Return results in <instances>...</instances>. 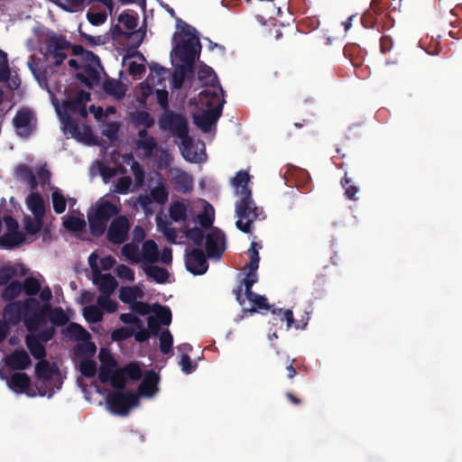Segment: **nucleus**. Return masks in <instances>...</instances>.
I'll use <instances>...</instances> for the list:
<instances>
[{
    "label": "nucleus",
    "mask_w": 462,
    "mask_h": 462,
    "mask_svg": "<svg viewBox=\"0 0 462 462\" xmlns=\"http://www.w3.org/2000/svg\"><path fill=\"white\" fill-rule=\"evenodd\" d=\"M235 212L237 217L236 226L245 234H252L254 230V223L265 217L263 208L255 204L252 194H249V192L246 196L239 197L236 201Z\"/></svg>",
    "instance_id": "nucleus-1"
},
{
    "label": "nucleus",
    "mask_w": 462,
    "mask_h": 462,
    "mask_svg": "<svg viewBox=\"0 0 462 462\" xmlns=\"http://www.w3.org/2000/svg\"><path fill=\"white\" fill-rule=\"evenodd\" d=\"M119 212L117 207L108 200H98L88 211V221L90 234L95 237L102 236L107 229L111 218Z\"/></svg>",
    "instance_id": "nucleus-2"
},
{
    "label": "nucleus",
    "mask_w": 462,
    "mask_h": 462,
    "mask_svg": "<svg viewBox=\"0 0 462 462\" xmlns=\"http://www.w3.org/2000/svg\"><path fill=\"white\" fill-rule=\"evenodd\" d=\"M72 49L74 55L82 54L85 50L81 45H72L64 35L51 32L45 42L44 51H41L46 60L53 59V64L60 66L67 59L65 51Z\"/></svg>",
    "instance_id": "nucleus-3"
},
{
    "label": "nucleus",
    "mask_w": 462,
    "mask_h": 462,
    "mask_svg": "<svg viewBox=\"0 0 462 462\" xmlns=\"http://www.w3.org/2000/svg\"><path fill=\"white\" fill-rule=\"evenodd\" d=\"M200 95L205 97H211L213 99L217 101V105L213 108H210L212 106V102L207 101L206 106L208 107V109L204 110L201 114L193 116L194 124L202 132L208 133L210 132L212 126L217 123V121L222 115V109L225 104V99H220L217 92H212L210 90H203L200 93Z\"/></svg>",
    "instance_id": "nucleus-4"
},
{
    "label": "nucleus",
    "mask_w": 462,
    "mask_h": 462,
    "mask_svg": "<svg viewBox=\"0 0 462 462\" xmlns=\"http://www.w3.org/2000/svg\"><path fill=\"white\" fill-rule=\"evenodd\" d=\"M106 402L113 411L125 416L130 408L139 404V396L131 391L115 389L114 393L108 394Z\"/></svg>",
    "instance_id": "nucleus-5"
},
{
    "label": "nucleus",
    "mask_w": 462,
    "mask_h": 462,
    "mask_svg": "<svg viewBox=\"0 0 462 462\" xmlns=\"http://www.w3.org/2000/svg\"><path fill=\"white\" fill-rule=\"evenodd\" d=\"M158 124L162 131H169L179 138L189 134L188 122L185 116L172 110L163 112L159 117Z\"/></svg>",
    "instance_id": "nucleus-6"
},
{
    "label": "nucleus",
    "mask_w": 462,
    "mask_h": 462,
    "mask_svg": "<svg viewBox=\"0 0 462 462\" xmlns=\"http://www.w3.org/2000/svg\"><path fill=\"white\" fill-rule=\"evenodd\" d=\"M201 44L199 36L177 42L174 47L176 57L184 62L189 69H192L197 58L199 55Z\"/></svg>",
    "instance_id": "nucleus-7"
},
{
    "label": "nucleus",
    "mask_w": 462,
    "mask_h": 462,
    "mask_svg": "<svg viewBox=\"0 0 462 462\" xmlns=\"http://www.w3.org/2000/svg\"><path fill=\"white\" fill-rule=\"evenodd\" d=\"M38 305V300L35 298H27L24 300H15L9 302L4 309L5 318L10 324L17 325L23 319L24 320L27 310Z\"/></svg>",
    "instance_id": "nucleus-8"
},
{
    "label": "nucleus",
    "mask_w": 462,
    "mask_h": 462,
    "mask_svg": "<svg viewBox=\"0 0 462 462\" xmlns=\"http://www.w3.org/2000/svg\"><path fill=\"white\" fill-rule=\"evenodd\" d=\"M36 117L33 112L27 107L20 108L14 119L13 125L15 127L16 134L23 138L29 137L36 129Z\"/></svg>",
    "instance_id": "nucleus-9"
},
{
    "label": "nucleus",
    "mask_w": 462,
    "mask_h": 462,
    "mask_svg": "<svg viewBox=\"0 0 462 462\" xmlns=\"http://www.w3.org/2000/svg\"><path fill=\"white\" fill-rule=\"evenodd\" d=\"M130 222L125 216L113 218L107 228L106 239L113 245H122L128 238Z\"/></svg>",
    "instance_id": "nucleus-10"
},
{
    "label": "nucleus",
    "mask_w": 462,
    "mask_h": 462,
    "mask_svg": "<svg viewBox=\"0 0 462 462\" xmlns=\"http://www.w3.org/2000/svg\"><path fill=\"white\" fill-rule=\"evenodd\" d=\"M185 266L194 275L204 274L208 269L204 252L199 248H187L185 250Z\"/></svg>",
    "instance_id": "nucleus-11"
},
{
    "label": "nucleus",
    "mask_w": 462,
    "mask_h": 462,
    "mask_svg": "<svg viewBox=\"0 0 462 462\" xmlns=\"http://www.w3.org/2000/svg\"><path fill=\"white\" fill-rule=\"evenodd\" d=\"M50 303L40 304L32 307L31 310H27V315L24 319V326L30 332H35L39 327L46 323V318L50 316Z\"/></svg>",
    "instance_id": "nucleus-12"
},
{
    "label": "nucleus",
    "mask_w": 462,
    "mask_h": 462,
    "mask_svg": "<svg viewBox=\"0 0 462 462\" xmlns=\"http://www.w3.org/2000/svg\"><path fill=\"white\" fill-rule=\"evenodd\" d=\"M205 246L208 257H220L226 249V236L223 231L213 227L206 236Z\"/></svg>",
    "instance_id": "nucleus-13"
},
{
    "label": "nucleus",
    "mask_w": 462,
    "mask_h": 462,
    "mask_svg": "<svg viewBox=\"0 0 462 462\" xmlns=\"http://www.w3.org/2000/svg\"><path fill=\"white\" fill-rule=\"evenodd\" d=\"M143 376V372L136 363H130L116 370L114 389L125 390L126 379L138 381Z\"/></svg>",
    "instance_id": "nucleus-14"
},
{
    "label": "nucleus",
    "mask_w": 462,
    "mask_h": 462,
    "mask_svg": "<svg viewBox=\"0 0 462 462\" xmlns=\"http://www.w3.org/2000/svg\"><path fill=\"white\" fill-rule=\"evenodd\" d=\"M272 314L274 316L273 324L276 325L277 321L286 322V330H289L292 326L296 329H304L309 321L308 313H306V319H302L300 322H295L293 312L291 310H283V309H275L272 308Z\"/></svg>",
    "instance_id": "nucleus-15"
},
{
    "label": "nucleus",
    "mask_w": 462,
    "mask_h": 462,
    "mask_svg": "<svg viewBox=\"0 0 462 462\" xmlns=\"http://www.w3.org/2000/svg\"><path fill=\"white\" fill-rule=\"evenodd\" d=\"M160 375L153 370H148L138 387V396L152 397L159 390Z\"/></svg>",
    "instance_id": "nucleus-16"
},
{
    "label": "nucleus",
    "mask_w": 462,
    "mask_h": 462,
    "mask_svg": "<svg viewBox=\"0 0 462 462\" xmlns=\"http://www.w3.org/2000/svg\"><path fill=\"white\" fill-rule=\"evenodd\" d=\"M76 78L87 88H93L100 82V75L97 68L93 64H85L82 70L78 72Z\"/></svg>",
    "instance_id": "nucleus-17"
},
{
    "label": "nucleus",
    "mask_w": 462,
    "mask_h": 462,
    "mask_svg": "<svg viewBox=\"0 0 462 462\" xmlns=\"http://www.w3.org/2000/svg\"><path fill=\"white\" fill-rule=\"evenodd\" d=\"M246 299L253 304L252 308H243L242 312L245 317H248L255 312H259L263 310H271L273 305L269 304L268 300L265 296L253 292L245 296Z\"/></svg>",
    "instance_id": "nucleus-18"
},
{
    "label": "nucleus",
    "mask_w": 462,
    "mask_h": 462,
    "mask_svg": "<svg viewBox=\"0 0 462 462\" xmlns=\"http://www.w3.org/2000/svg\"><path fill=\"white\" fill-rule=\"evenodd\" d=\"M31 364L30 356L23 349L14 350L6 359V365L13 370L27 369Z\"/></svg>",
    "instance_id": "nucleus-19"
},
{
    "label": "nucleus",
    "mask_w": 462,
    "mask_h": 462,
    "mask_svg": "<svg viewBox=\"0 0 462 462\" xmlns=\"http://www.w3.org/2000/svg\"><path fill=\"white\" fill-rule=\"evenodd\" d=\"M117 362L115 358H110L108 362L105 363L102 360V364L98 370V380L101 383H106L110 382L111 386L114 388L115 378L116 374Z\"/></svg>",
    "instance_id": "nucleus-20"
},
{
    "label": "nucleus",
    "mask_w": 462,
    "mask_h": 462,
    "mask_svg": "<svg viewBox=\"0 0 462 462\" xmlns=\"http://www.w3.org/2000/svg\"><path fill=\"white\" fill-rule=\"evenodd\" d=\"M8 384L14 392L23 393L29 389L31 379L25 373H14L11 375Z\"/></svg>",
    "instance_id": "nucleus-21"
},
{
    "label": "nucleus",
    "mask_w": 462,
    "mask_h": 462,
    "mask_svg": "<svg viewBox=\"0 0 462 462\" xmlns=\"http://www.w3.org/2000/svg\"><path fill=\"white\" fill-rule=\"evenodd\" d=\"M250 175L247 171H239L233 179V186L236 189V193L238 197L246 196L247 192L252 194V189L249 188Z\"/></svg>",
    "instance_id": "nucleus-22"
},
{
    "label": "nucleus",
    "mask_w": 462,
    "mask_h": 462,
    "mask_svg": "<svg viewBox=\"0 0 462 462\" xmlns=\"http://www.w3.org/2000/svg\"><path fill=\"white\" fill-rule=\"evenodd\" d=\"M98 278L94 279V282L98 285L99 291L106 295H110L117 287V282L110 273H97Z\"/></svg>",
    "instance_id": "nucleus-23"
},
{
    "label": "nucleus",
    "mask_w": 462,
    "mask_h": 462,
    "mask_svg": "<svg viewBox=\"0 0 462 462\" xmlns=\"http://www.w3.org/2000/svg\"><path fill=\"white\" fill-rule=\"evenodd\" d=\"M131 123L135 128L143 126L151 128L154 125L155 120L151 114L145 110H136L129 116Z\"/></svg>",
    "instance_id": "nucleus-24"
},
{
    "label": "nucleus",
    "mask_w": 462,
    "mask_h": 462,
    "mask_svg": "<svg viewBox=\"0 0 462 462\" xmlns=\"http://www.w3.org/2000/svg\"><path fill=\"white\" fill-rule=\"evenodd\" d=\"M142 261L145 263H154L158 261L159 249L157 244L152 240H146L142 246Z\"/></svg>",
    "instance_id": "nucleus-25"
},
{
    "label": "nucleus",
    "mask_w": 462,
    "mask_h": 462,
    "mask_svg": "<svg viewBox=\"0 0 462 462\" xmlns=\"http://www.w3.org/2000/svg\"><path fill=\"white\" fill-rule=\"evenodd\" d=\"M27 206L33 214L34 217H37L38 218H43L45 215V207H44V201L42 197L37 193L32 192L31 193L27 199Z\"/></svg>",
    "instance_id": "nucleus-26"
},
{
    "label": "nucleus",
    "mask_w": 462,
    "mask_h": 462,
    "mask_svg": "<svg viewBox=\"0 0 462 462\" xmlns=\"http://www.w3.org/2000/svg\"><path fill=\"white\" fill-rule=\"evenodd\" d=\"M104 91L115 97L116 99H122L125 96V88L121 81L115 79H106L103 83Z\"/></svg>",
    "instance_id": "nucleus-27"
},
{
    "label": "nucleus",
    "mask_w": 462,
    "mask_h": 462,
    "mask_svg": "<svg viewBox=\"0 0 462 462\" xmlns=\"http://www.w3.org/2000/svg\"><path fill=\"white\" fill-rule=\"evenodd\" d=\"M25 344L35 359L41 360L45 358L46 349L42 342L39 341V338L35 337L33 335H27Z\"/></svg>",
    "instance_id": "nucleus-28"
},
{
    "label": "nucleus",
    "mask_w": 462,
    "mask_h": 462,
    "mask_svg": "<svg viewBox=\"0 0 462 462\" xmlns=\"http://www.w3.org/2000/svg\"><path fill=\"white\" fill-rule=\"evenodd\" d=\"M180 149L184 159L190 162H197L199 161L198 154L193 151V140L191 137L187 134L185 136L180 137Z\"/></svg>",
    "instance_id": "nucleus-29"
},
{
    "label": "nucleus",
    "mask_w": 462,
    "mask_h": 462,
    "mask_svg": "<svg viewBox=\"0 0 462 462\" xmlns=\"http://www.w3.org/2000/svg\"><path fill=\"white\" fill-rule=\"evenodd\" d=\"M144 35H145V32H142L141 31H134L131 32H126L123 31L121 26L118 24H116L111 28V37H112V40H114V41H117L121 37H125V38L138 37L137 42L134 44V48H138L141 45Z\"/></svg>",
    "instance_id": "nucleus-30"
},
{
    "label": "nucleus",
    "mask_w": 462,
    "mask_h": 462,
    "mask_svg": "<svg viewBox=\"0 0 462 462\" xmlns=\"http://www.w3.org/2000/svg\"><path fill=\"white\" fill-rule=\"evenodd\" d=\"M65 335L79 341L89 340L91 336L81 325L71 322L65 329Z\"/></svg>",
    "instance_id": "nucleus-31"
},
{
    "label": "nucleus",
    "mask_w": 462,
    "mask_h": 462,
    "mask_svg": "<svg viewBox=\"0 0 462 462\" xmlns=\"http://www.w3.org/2000/svg\"><path fill=\"white\" fill-rule=\"evenodd\" d=\"M143 272L147 277L152 278L157 283L167 282L170 275L165 268L157 265L146 266L143 268Z\"/></svg>",
    "instance_id": "nucleus-32"
},
{
    "label": "nucleus",
    "mask_w": 462,
    "mask_h": 462,
    "mask_svg": "<svg viewBox=\"0 0 462 462\" xmlns=\"http://www.w3.org/2000/svg\"><path fill=\"white\" fill-rule=\"evenodd\" d=\"M152 311L155 314L154 317L159 323L164 326H169L171 322V310L168 306H163L158 302L152 305Z\"/></svg>",
    "instance_id": "nucleus-33"
},
{
    "label": "nucleus",
    "mask_w": 462,
    "mask_h": 462,
    "mask_svg": "<svg viewBox=\"0 0 462 462\" xmlns=\"http://www.w3.org/2000/svg\"><path fill=\"white\" fill-rule=\"evenodd\" d=\"M25 240L24 235L18 231L13 233H6L0 236V245L6 248H14L19 246Z\"/></svg>",
    "instance_id": "nucleus-34"
},
{
    "label": "nucleus",
    "mask_w": 462,
    "mask_h": 462,
    "mask_svg": "<svg viewBox=\"0 0 462 462\" xmlns=\"http://www.w3.org/2000/svg\"><path fill=\"white\" fill-rule=\"evenodd\" d=\"M173 180L175 188L182 193H189L193 189V179L185 171L176 175Z\"/></svg>",
    "instance_id": "nucleus-35"
},
{
    "label": "nucleus",
    "mask_w": 462,
    "mask_h": 462,
    "mask_svg": "<svg viewBox=\"0 0 462 462\" xmlns=\"http://www.w3.org/2000/svg\"><path fill=\"white\" fill-rule=\"evenodd\" d=\"M18 179L28 183L32 189L37 187L38 183L32 171L26 164H19L15 169Z\"/></svg>",
    "instance_id": "nucleus-36"
},
{
    "label": "nucleus",
    "mask_w": 462,
    "mask_h": 462,
    "mask_svg": "<svg viewBox=\"0 0 462 462\" xmlns=\"http://www.w3.org/2000/svg\"><path fill=\"white\" fill-rule=\"evenodd\" d=\"M135 148L137 150H142L143 152V155L146 158H150L157 150L158 143L153 136H150L149 139L136 140Z\"/></svg>",
    "instance_id": "nucleus-37"
},
{
    "label": "nucleus",
    "mask_w": 462,
    "mask_h": 462,
    "mask_svg": "<svg viewBox=\"0 0 462 462\" xmlns=\"http://www.w3.org/2000/svg\"><path fill=\"white\" fill-rule=\"evenodd\" d=\"M83 317L88 323H98L103 320L104 313L99 306L88 305L83 309Z\"/></svg>",
    "instance_id": "nucleus-38"
},
{
    "label": "nucleus",
    "mask_w": 462,
    "mask_h": 462,
    "mask_svg": "<svg viewBox=\"0 0 462 462\" xmlns=\"http://www.w3.org/2000/svg\"><path fill=\"white\" fill-rule=\"evenodd\" d=\"M96 345L89 340L79 342L74 346L75 354L79 356L87 357L86 359H90L96 354Z\"/></svg>",
    "instance_id": "nucleus-39"
},
{
    "label": "nucleus",
    "mask_w": 462,
    "mask_h": 462,
    "mask_svg": "<svg viewBox=\"0 0 462 462\" xmlns=\"http://www.w3.org/2000/svg\"><path fill=\"white\" fill-rule=\"evenodd\" d=\"M23 291V285L19 281H12L6 284L5 289L2 292V298L5 301H10L17 298Z\"/></svg>",
    "instance_id": "nucleus-40"
},
{
    "label": "nucleus",
    "mask_w": 462,
    "mask_h": 462,
    "mask_svg": "<svg viewBox=\"0 0 462 462\" xmlns=\"http://www.w3.org/2000/svg\"><path fill=\"white\" fill-rule=\"evenodd\" d=\"M49 320L53 327H62L69 322V317L60 307L50 309Z\"/></svg>",
    "instance_id": "nucleus-41"
},
{
    "label": "nucleus",
    "mask_w": 462,
    "mask_h": 462,
    "mask_svg": "<svg viewBox=\"0 0 462 462\" xmlns=\"http://www.w3.org/2000/svg\"><path fill=\"white\" fill-rule=\"evenodd\" d=\"M54 373L53 367L45 358L39 360L35 365V374L39 379L49 380Z\"/></svg>",
    "instance_id": "nucleus-42"
},
{
    "label": "nucleus",
    "mask_w": 462,
    "mask_h": 462,
    "mask_svg": "<svg viewBox=\"0 0 462 462\" xmlns=\"http://www.w3.org/2000/svg\"><path fill=\"white\" fill-rule=\"evenodd\" d=\"M170 217L174 222L183 221L187 217V207L180 201H174L169 208Z\"/></svg>",
    "instance_id": "nucleus-43"
},
{
    "label": "nucleus",
    "mask_w": 462,
    "mask_h": 462,
    "mask_svg": "<svg viewBox=\"0 0 462 462\" xmlns=\"http://www.w3.org/2000/svg\"><path fill=\"white\" fill-rule=\"evenodd\" d=\"M121 251L122 254L132 263H138L142 261L138 246L134 243L125 244Z\"/></svg>",
    "instance_id": "nucleus-44"
},
{
    "label": "nucleus",
    "mask_w": 462,
    "mask_h": 462,
    "mask_svg": "<svg viewBox=\"0 0 462 462\" xmlns=\"http://www.w3.org/2000/svg\"><path fill=\"white\" fill-rule=\"evenodd\" d=\"M23 285V291L28 296V298H34L41 291V283L34 277H27L24 279Z\"/></svg>",
    "instance_id": "nucleus-45"
},
{
    "label": "nucleus",
    "mask_w": 462,
    "mask_h": 462,
    "mask_svg": "<svg viewBox=\"0 0 462 462\" xmlns=\"http://www.w3.org/2000/svg\"><path fill=\"white\" fill-rule=\"evenodd\" d=\"M160 350L162 354L168 355L172 351L173 337L169 329H164L159 335Z\"/></svg>",
    "instance_id": "nucleus-46"
},
{
    "label": "nucleus",
    "mask_w": 462,
    "mask_h": 462,
    "mask_svg": "<svg viewBox=\"0 0 462 462\" xmlns=\"http://www.w3.org/2000/svg\"><path fill=\"white\" fill-rule=\"evenodd\" d=\"M341 185L345 189L346 196L351 200H356V197L358 192V187L354 183L353 180L347 176V173H345L344 178L341 180Z\"/></svg>",
    "instance_id": "nucleus-47"
},
{
    "label": "nucleus",
    "mask_w": 462,
    "mask_h": 462,
    "mask_svg": "<svg viewBox=\"0 0 462 462\" xmlns=\"http://www.w3.org/2000/svg\"><path fill=\"white\" fill-rule=\"evenodd\" d=\"M63 226L72 232H80L86 227V221L83 218L69 216L63 221Z\"/></svg>",
    "instance_id": "nucleus-48"
},
{
    "label": "nucleus",
    "mask_w": 462,
    "mask_h": 462,
    "mask_svg": "<svg viewBox=\"0 0 462 462\" xmlns=\"http://www.w3.org/2000/svg\"><path fill=\"white\" fill-rule=\"evenodd\" d=\"M43 218H38L34 217V218H31L30 217H24V229L28 235H35L37 234L42 227Z\"/></svg>",
    "instance_id": "nucleus-49"
},
{
    "label": "nucleus",
    "mask_w": 462,
    "mask_h": 462,
    "mask_svg": "<svg viewBox=\"0 0 462 462\" xmlns=\"http://www.w3.org/2000/svg\"><path fill=\"white\" fill-rule=\"evenodd\" d=\"M81 374L87 378H92L97 374V362L93 359H83L79 364Z\"/></svg>",
    "instance_id": "nucleus-50"
},
{
    "label": "nucleus",
    "mask_w": 462,
    "mask_h": 462,
    "mask_svg": "<svg viewBox=\"0 0 462 462\" xmlns=\"http://www.w3.org/2000/svg\"><path fill=\"white\" fill-rule=\"evenodd\" d=\"M53 210L56 214H62L66 209V199L60 190L51 193Z\"/></svg>",
    "instance_id": "nucleus-51"
},
{
    "label": "nucleus",
    "mask_w": 462,
    "mask_h": 462,
    "mask_svg": "<svg viewBox=\"0 0 462 462\" xmlns=\"http://www.w3.org/2000/svg\"><path fill=\"white\" fill-rule=\"evenodd\" d=\"M136 298H142V294H137L133 287H122L119 291V299L124 303L132 304Z\"/></svg>",
    "instance_id": "nucleus-52"
},
{
    "label": "nucleus",
    "mask_w": 462,
    "mask_h": 462,
    "mask_svg": "<svg viewBox=\"0 0 462 462\" xmlns=\"http://www.w3.org/2000/svg\"><path fill=\"white\" fill-rule=\"evenodd\" d=\"M97 304L99 308L108 313H114L117 310V302L110 299L109 295H100L97 298Z\"/></svg>",
    "instance_id": "nucleus-53"
},
{
    "label": "nucleus",
    "mask_w": 462,
    "mask_h": 462,
    "mask_svg": "<svg viewBox=\"0 0 462 462\" xmlns=\"http://www.w3.org/2000/svg\"><path fill=\"white\" fill-rule=\"evenodd\" d=\"M11 77L7 54L0 50V82H6Z\"/></svg>",
    "instance_id": "nucleus-54"
},
{
    "label": "nucleus",
    "mask_w": 462,
    "mask_h": 462,
    "mask_svg": "<svg viewBox=\"0 0 462 462\" xmlns=\"http://www.w3.org/2000/svg\"><path fill=\"white\" fill-rule=\"evenodd\" d=\"M185 236L197 246H200L204 239H206L203 231L197 226L186 229Z\"/></svg>",
    "instance_id": "nucleus-55"
},
{
    "label": "nucleus",
    "mask_w": 462,
    "mask_h": 462,
    "mask_svg": "<svg viewBox=\"0 0 462 462\" xmlns=\"http://www.w3.org/2000/svg\"><path fill=\"white\" fill-rule=\"evenodd\" d=\"M150 195L156 203L162 205L169 198V192L165 186H157L151 189Z\"/></svg>",
    "instance_id": "nucleus-56"
},
{
    "label": "nucleus",
    "mask_w": 462,
    "mask_h": 462,
    "mask_svg": "<svg viewBox=\"0 0 462 462\" xmlns=\"http://www.w3.org/2000/svg\"><path fill=\"white\" fill-rule=\"evenodd\" d=\"M17 275V270L12 265H5L0 269V286L10 283L11 280Z\"/></svg>",
    "instance_id": "nucleus-57"
},
{
    "label": "nucleus",
    "mask_w": 462,
    "mask_h": 462,
    "mask_svg": "<svg viewBox=\"0 0 462 462\" xmlns=\"http://www.w3.org/2000/svg\"><path fill=\"white\" fill-rule=\"evenodd\" d=\"M65 107L72 113H79L83 117L87 116L88 115L86 106L82 104V101L77 99L76 97L69 99L65 104Z\"/></svg>",
    "instance_id": "nucleus-58"
},
{
    "label": "nucleus",
    "mask_w": 462,
    "mask_h": 462,
    "mask_svg": "<svg viewBox=\"0 0 462 462\" xmlns=\"http://www.w3.org/2000/svg\"><path fill=\"white\" fill-rule=\"evenodd\" d=\"M247 274L246 277L243 280V282L240 283L242 286H245V295H248L250 293H253L252 291L253 285L257 282V274L256 271H252L251 269H247Z\"/></svg>",
    "instance_id": "nucleus-59"
},
{
    "label": "nucleus",
    "mask_w": 462,
    "mask_h": 462,
    "mask_svg": "<svg viewBox=\"0 0 462 462\" xmlns=\"http://www.w3.org/2000/svg\"><path fill=\"white\" fill-rule=\"evenodd\" d=\"M199 79L200 81H203L204 84L210 85L212 87H214L217 82V75L211 68L201 69L199 72Z\"/></svg>",
    "instance_id": "nucleus-60"
},
{
    "label": "nucleus",
    "mask_w": 462,
    "mask_h": 462,
    "mask_svg": "<svg viewBox=\"0 0 462 462\" xmlns=\"http://www.w3.org/2000/svg\"><path fill=\"white\" fill-rule=\"evenodd\" d=\"M133 334L132 328L122 327L112 331L111 338L113 341L121 342L131 337Z\"/></svg>",
    "instance_id": "nucleus-61"
},
{
    "label": "nucleus",
    "mask_w": 462,
    "mask_h": 462,
    "mask_svg": "<svg viewBox=\"0 0 462 462\" xmlns=\"http://www.w3.org/2000/svg\"><path fill=\"white\" fill-rule=\"evenodd\" d=\"M118 22L122 23L126 29L133 30L137 26L138 17L136 14L124 12L118 16Z\"/></svg>",
    "instance_id": "nucleus-62"
},
{
    "label": "nucleus",
    "mask_w": 462,
    "mask_h": 462,
    "mask_svg": "<svg viewBox=\"0 0 462 462\" xmlns=\"http://www.w3.org/2000/svg\"><path fill=\"white\" fill-rule=\"evenodd\" d=\"M131 309L134 312L142 316L147 315L152 311V306L149 303L139 300H134L131 304Z\"/></svg>",
    "instance_id": "nucleus-63"
},
{
    "label": "nucleus",
    "mask_w": 462,
    "mask_h": 462,
    "mask_svg": "<svg viewBox=\"0 0 462 462\" xmlns=\"http://www.w3.org/2000/svg\"><path fill=\"white\" fill-rule=\"evenodd\" d=\"M116 274L120 279H125L128 282L134 281V271L125 264H119L116 267Z\"/></svg>",
    "instance_id": "nucleus-64"
}]
</instances>
